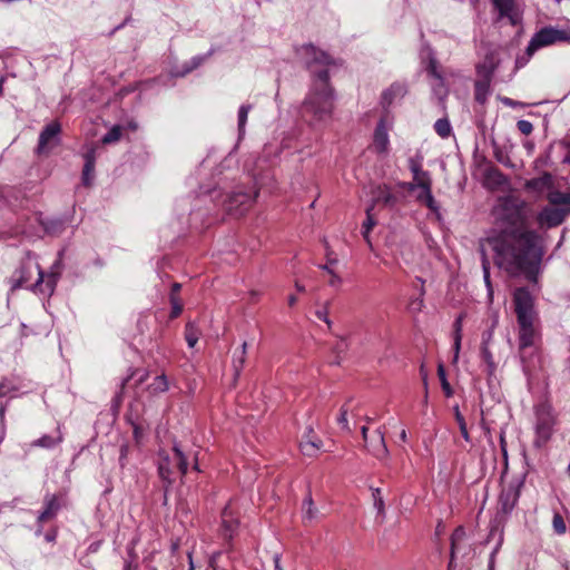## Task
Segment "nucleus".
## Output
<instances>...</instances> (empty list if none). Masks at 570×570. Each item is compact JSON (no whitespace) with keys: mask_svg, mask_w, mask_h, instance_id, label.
<instances>
[{"mask_svg":"<svg viewBox=\"0 0 570 570\" xmlns=\"http://www.w3.org/2000/svg\"><path fill=\"white\" fill-rule=\"evenodd\" d=\"M461 342H462V336L453 335V352H454L453 362L454 363H456L458 360H459V354H460V350H461Z\"/></svg>","mask_w":570,"mask_h":570,"instance_id":"obj_56","label":"nucleus"},{"mask_svg":"<svg viewBox=\"0 0 570 570\" xmlns=\"http://www.w3.org/2000/svg\"><path fill=\"white\" fill-rule=\"evenodd\" d=\"M514 309L517 313L519 324V345L523 351L534 343L535 328V312L533 307V298L531 294L524 288H518L513 295Z\"/></svg>","mask_w":570,"mask_h":570,"instance_id":"obj_3","label":"nucleus"},{"mask_svg":"<svg viewBox=\"0 0 570 570\" xmlns=\"http://www.w3.org/2000/svg\"><path fill=\"white\" fill-rule=\"evenodd\" d=\"M523 207L524 203L515 197L501 198L494 214L508 226L488 242L500 268L511 275L523 274L529 281H535L542 253L538 246V234L527 228Z\"/></svg>","mask_w":570,"mask_h":570,"instance_id":"obj_1","label":"nucleus"},{"mask_svg":"<svg viewBox=\"0 0 570 570\" xmlns=\"http://www.w3.org/2000/svg\"><path fill=\"white\" fill-rule=\"evenodd\" d=\"M438 376H439V379L441 381V386H442V390H443L444 394L448 397L452 396L453 390H452L450 383L446 380V374H445V370H444L443 364H439V366H438Z\"/></svg>","mask_w":570,"mask_h":570,"instance_id":"obj_41","label":"nucleus"},{"mask_svg":"<svg viewBox=\"0 0 570 570\" xmlns=\"http://www.w3.org/2000/svg\"><path fill=\"white\" fill-rule=\"evenodd\" d=\"M60 130L61 127L57 121H52L43 128L39 136L37 148L39 154H47L59 144Z\"/></svg>","mask_w":570,"mask_h":570,"instance_id":"obj_12","label":"nucleus"},{"mask_svg":"<svg viewBox=\"0 0 570 570\" xmlns=\"http://www.w3.org/2000/svg\"><path fill=\"white\" fill-rule=\"evenodd\" d=\"M490 81L491 80L482 79L475 83V99L481 104H483L487 99Z\"/></svg>","mask_w":570,"mask_h":570,"instance_id":"obj_35","label":"nucleus"},{"mask_svg":"<svg viewBox=\"0 0 570 570\" xmlns=\"http://www.w3.org/2000/svg\"><path fill=\"white\" fill-rule=\"evenodd\" d=\"M324 244H325V256H326L325 265H330V267L333 268V266H335L338 263V258L336 257L335 253L330 247L327 242H325Z\"/></svg>","mask_w":570,"mask_h":570,"instance_id":"obj_51","label":"nucleus"},{"mask_svg":"<svg viewBox=\"0 0 570 570\" xmlns=\"http://www.w3.org/2000/svg\"><path fill=\"white\" fill-rule=\"evenodd\" d=\"M61 267V261L58 259L51 267V271L45 275L42 269L36 265L35 268L38 272V279L37 282L31 286V289L35 292H39L41 294H48L51 295L55 291L59 272Z\"/></svg>","mask_w":570,"mask_h":570,"instance_id":"obj_10","label":"nucleus"},{"mask_svg":"<svg viewBox=\"0 0 570 570\" xmlns=\"http://www.w3.org/2000/svg\"><path fill=\"white\" fill-rule=\"evenodd\" d=\"M121 129L119 126H114L101 139L102 144L116 142L120 139Z\"/></svg>","mask_w":570,"mask_h":570,"instance_id":"obj_43","label":"nucleus"},{"mask_svg":"<svg viewBox=\"0 0 570 570\" xmlns=\"http://www.w3.org/2000/svg\"><path fill=\"white\" fill-rule=\"evenodd\" d=\"M273 561H274V569L275 570H284L281 566V556L278 553H275L274 557H273Z\"/></svg>","mask_w":570,"mask_h":570,"instance_id":"obj_61","label":"nucleus"},{"mask_svg":"<svg viewBox=\"0 0 570 570\" xmlns=\"http://www.w3.org/2000/svg\"><path fill=\"white\" fill-rule=\"evenodd\" d=\"M420 189V193L417 195V199L421 202V203H424L425 202V188L424 187H417Z\"/></svg>","mask_w":570,"mask_h":570,"instance_id":"obj_63","label":"nucleus"},{"mask_svg":"<svg viewBox=\"0 0 570 570\" xmlns=\"http://www.w3.org/2000/svg\"><path fill=\"white\" fill-rule=\"evenodd\" d=\"M316 317L323 322H325L328 326H331V321L328 318V311L327 308H322V309H318L316 311L315 313Z\"/></svg>","mask_w":570,"mask_h":570,"instance_id":"obj_58","label":"nucleus"},{"mask_svg":"<svg viewBox=\"0 0 570 570\" xmlns=\"http://www.w3.org/2000/svg\"><path fill=\"white\" fill-rule=\"evenodd\" d=\"M423 204L426 205L433 212H436L439 208L432 195L431 186L425 187V202Z\"/></svg>","mask_w":570,"mask_h":570,"instance_id":"obj_53","label":"nucleus"},{"mask_svg":"<svg viewBox=\"0 0 570 570\" xmlns=\"http://www.w3.org/2000/svg\"><path fill=\"white\" fill-rule=\"evenodd\" d=\"M423 295H424V288L422 286L420 289V296L412 298L407 305V309L412 315H417L419 313L422 312V309L424 307Z\"/></svg>","mask_w":570,"mask_h":570,"instance_id":"obj_37","label":"nucleus"},{"mask_svg":"<svg viewBox=\"0 0 570 570\" xmlns=\"http://www.w3.org/2000/svg\"><path fill=\"white\" fill-rule=\"evenodd\" d=\"M547 199L551 205L560 207L566 216L570 214V193L557 189L550 190L547 195Z\"/></svg>","mask_w":570,"mask_h":570,"instance_id":"obj_24","label":"nucleus"},{"mask_svg":"<svg viewBox=\"0 0 570 570\" xmlns=\"http://www.w3.org/2000/svg\"><path fill=\"white\" fill-rule=\"evenodd\" d=\"M390 145L387 128L383 119L377 124L374 131L373 147L380 153L384 154L387 151Z\"/></svg>","mask_w":570,"mask_h":570,"instance_id":"obj_19","label":"nucleus"},{"mask_svg":"<svg viewBox=\"0 0 570 570\" xmlns=\"http://www.w3.org/2000/svg\"><path fill=\"white\" fill-rule=\"evenodd\" d=\"M429 62H428V73L434 79L432 83L433 94L438 97L439 100H443L448 96V88L445 87L443 77L439 70V65L433 53L429 51L428 53Z\"/></svg>","mask_w":570,"mask_h":570,"instance_id":"obj_13","label":"nucleus"},{"mask_svg":"<svg viewBox=\"0 0 570 570\" xmlns=\"http://www.w3.org/2000/svg\"><path fill=\"white\" fill-rule=\"evenodd\" d=\"M434 129L436 134L442 138H446L451 134V125L445 118L436 120L434 124Z\"/></svg>","mask_w":570,"mask_h":570,"instance_id":"obj_40","label":"nucleus"},{"mask_svg":"<svg viewBox=\"0 0 570 570\" xmlns=\"http://www.w3.org/2000/svg\"><path fill=\"white\" fill-rule=\"evenodd\" d=\"M462 321H463V315L461 314L454 321V324H453L454 333H453V335L462 336Z\"/></svg>","mask_w":570,"mask_h":570,"instance_id":"obj_59","label":"nucleus"},{"mask_svg":"<svg viewBox=\"0 0 570 570\" xmlns=\"http://www.w3.org/2000/svg\"><path fill=\"white\" fill-rule=\"evenodd\" d=\"M323 445L322 440L314 433V430L307 428L305 434L302 438L299 448L305 456L314 458L320 452Z\"/></svg>","mask_w":570,"mask_h":570,"instance_id":"obj_16","label":"nucleus"},{"mask_svg":"<svg viewBox=\"0 0 570 570\" xmlns=\"http://www.w3.org/2000/svg\"><path fill=\"white\" fill-rule=\"evenodd\" d=\"M552 185H553L552 176L550 174H548V173H544L540 177H537V178L528 180L525 183V188L528 190H532V191H535L538 194H541V193H543L546 190H548V193L550 190H553L552 189Z\"/></svg>","mask_w":570,"mask_h":570,"instance_id":"obj_21","label":"nucleus"},{"mask_svg":"<svg viewBox=\"0 0 570 570\" xmlns=\"http://www.w3.org/2000/svg\"><path fill=\"white\" fill-rule=\"evenodd\" d=\"M149 390L151 393H163L168 390V382L165 375H158L155 377L154 382L149 385Z\"/></svg>","mask_w":570,"mask_h":570,"instance_id":"obj_38","label":"nucleus"},{"mask_svg":"<svg viewBox=\"0 0 570 570\" xmlns=\"http://www.w3.org/2000/svg\"><path fill=\"white\" fill-rule=\"evenodd\" d=\"M372 210H373V206H368L366 208V220L363 223V226H362V228H363L362 235L368 245H371L370 233L376 224V222L372 215Z\"/></svg>","mask_w":570,"mask_h":570,"instance_id":"obj_33","label":"nucleus"},{"mask_svg":"<svg viewBox=\"0 0 570 570\" xmlns=\"http://www.w3.org/2000/svg\"><path fill=\"white\" fill-rule=\"evenodd\" d=\"M254 198L255 195L252 193L239 189L228 196L224 203V206L230 215L234 217H239L250 208Z\"/></svg>","mask_w":570,"mask_h":570,"instance_id":"obj_9","label":"nucleus"},{"mask_svg":"<svg viewBox=\"0 0 570 570\" xmlns=\"http://www.w3.org/2000/svg\"><path fill=\"white\" fill-rule=\"evenodd\" d=\"M395 203V196L391 193L390 188L386 186H377L373 189L372 193V204L373 209L377 205L392 206Z\"/></svg>","mask_w":570,"mask_h":570,"instance_id":"obj_23","label":"nucleus"},{"mask_svg":"<svg viewBox=\"0 0 570 570\" xmlns=\"http://www.w3.org/2000/svg\"><path fill=\"white\" fill-rule=\"evenodd\" d=\"M499 62L500 60L494 51L487 53L484 60L476 67L479 76L482 77V79L491 80Z\"/></svg>","mask_w":570,"mask_h":570,"instance_id":"obj_18","label":"nucleus"},{"mask_svg":"<svg viewBox=\"0 0 570 570\" xmlns=\"http://www.w3.org/2000/svg\"><path fill=\"white\" fill-rule=\"evenodd\" d=\"M409 168L413 174V183L410 184V190H414L416 187L425 188L431 186V178L429 173L422 169V157L410 158Z\"/></svg>","mask_w":570,"mask_h":570,"instance_id":"obj_15","label":"nucleus"},{"mask_svg":"<svg viewBox=\"0 0 570 570\" xmlns=\"http://www.w3.org/2000/svg\"><path fill=\"white\" fill-rule=\"evenodd\" d=\"M498 19H507L512 26L520 23L523 16V3L521 0H491Z\"/></svg>","mask_w":570,"mask_h":570,"instance_id":"obj_8","label":"nucleus"},{"mask_svg":"<svg viewBox=\"0 0 570 570\" xmlns=\"http://www.w3.org/2000/svg\"><path fill=\"white\" fill-rule=\"evenodd\" d=\"M484 184L490 189H499L504 187L508 180L498 168H489L485 171Z\"/></svg>","mask_w":570,"mask_h":570,"instance_id":"obj_27","label":"nucleus"},{"mask_svg":"<svg viewBox=\"0 0 570 570\" xmlns=\"http://www.w3.org/2000/svg\"><path fill=\"white\" fill-rule=\"evenodd\" d=\"M32 269L33 266L31 264H24L16 271L10 278L11 289L14 291L26 285L31 278Z\"/></svg>","mask_w":570,"mask_h":570,"instance_id":"obj_26","label":"nucleus"},{"mask_svg":"<svg viewBox=\"0 0 570 570\" xmlns=\"http://www.w3.org/2000/svg\"><path fill=\"white\" fill-rule=\"evenodd\" d=\"M517 126L523 135H530L533 130L532 124L528 120H519Z\"/></svg>","mask_w":570,"mask_h":570,"instance_id":"obj_57","label":"nucleus"},{"mask_svg":"<svg viewBox=\"0 0 570 570\" xmlns=\"http://www.w3.org/2000/svg\"><path fill=\"white\" fill-rule=\"evenodd\" d=\"M199 331L194 323H188L185 328V338L189 347H194L198 341Z\"/></svg>","mask_w":570,"mask_h":570,"instance_id":"obj_36","label":"nucleus"},{"mask_svg":"<svg viewBox=\"0 0 570 570\" xmlns=\"http://www.w3.org/2000/svg\"><path fill=\"white\" fill-rule=\"evenodd\" d=\"M552 523H553V529L556 530L557 533L562 534L566 532V530H567L566 523L560 514H556L553 517Z\"/></svg>","mask_w":570,"mask_h":570,"instance_id":"obj_54","label":"nucleus"},{"mask_svg":"<svg viewBox=\"0 0 570 570\" xmlns=\"http://www.w3.org/2000/svg\"><path fill=\"white\" fill-rule=\"evenodd\" d=\"M365 446L370 453L380 460L389 456L384 433L380 429L374 432L372 438L365 443Z\"/></svg>","mask_w":570,"mask_h":570,"instance_id":"obj_17","label":"nucleus"},{"mask_svg":"<svg viewBox=\"0 0 570 570\" xmlns=\"http://www.w3.org/2000/svg\"><path fill=\"white\" fill-rule=\"evenodd\" d=\"M252 109L250 105H242L238 110V131L239 135L245 132V126L247 121L248 114Z\"/></svg>","mask_w":570,"mask_h":570,"instance_id":"obj_39","label":"nucleus"},{"mask_svg":"<svg viewBox=\"0 0 570 570\" xmlns=\"http://www.w3.org/2000/svg\"><path fill=\"white\" fill-rule=\"evenodd\" d=\"M482 269H483L484 283L489 289V293L491 294L490 264L484 254H483V258H482Z\"/></svg>","mask_w":570,"mask_h":570,"instance_id":"obj_50","label":"nucleus"},{"mask_svg":"<svg viewBox=\"0 0 570 570\" xmlns=\"http://www.w3.org/2000/svg\"><path fill=\"white\" fill-rule=\"evenodd\" d=\"M170 302L173 307L171 317H177L181 313L183 306L179 303L178 298L174 295H170Z\"/></svg>","mask_w":570,"mask_h":570,"instance_id":"obj_55","label":"nucleus"},{"mask_svg":"<svg viewBox=\"0 0 570 570\" xmlns=\"http://www.w3.org/2000/svg\"><path fill=\"white\" fill-rule=\"evenodd\" d=\"M559 42H570V27H544L537 31L525 49V58L517 59V67L524 66L529 59L541 48L552 46Z\"/></svg>","mask_w":570,"mask_h":570,"instance_id":"obj_5","label":"nucleus"},{"mask_svg":"<svg viewBox=\"0 0 570 570\" xmlns=\"http://www.w3.org/2000/svg\"><path fill=\"white\" fill-rule=\"evenodd\" d=\"M297 53L299 58L304 61L306 67L314 75V78H317V72L321 70H327V67L331 65V58L327 53L322 50H318L312 45H304L298 50Z\"/></svg>","mask_w":570,"mask_h":570,"instance_id":"obj_7","label":"nucleus"},{"mask_svg":"<svg viewBox=\"0 0 570 570\" xmlns=\"http://www.w3.org/2000/svg\"><path fill=\"white\" fill-rule=\"evenodd\" d=\"M222 525L224 537L226 539H232L234 533L237 530L238 521L234 518V512L229 505H227L222 513Z\"/></svg>","mask_w":570,"mask_h":570,"instance_id":"obj_25","label":"nucleus"},{"mask_svg":"<svg viewBox=\"0 0 570 570\" xmlns=\"http://www.w3.org/2000/svg\"><path fill=\"white\" fill-rule=\"evenodd\" d=\"M61 441H62V435L58 431V435L57 436L43 435V436L39 438L38 440H35L33 442H31L30 446H32V448H37L38 446V448H43V449H52L53 446L59 444Z\"/></svg>","mask_w":570,"mask_h":570,"instance_id":"obj_32","label":"nucleus"},{"mask_svg":"<svg viewBox=\"0 0 570 570\" xmlns=\"http://www.w3.org/2000/svg\"><path fill=\"white\" fill-rule=\"evenodd\" d=\"M58 510H59V503L57 501V498L55 495H47L45 498V509L39 514L38 521L40 523H42V522H46L47 520L52 519L56 515V513L58 512Z\"/></svg>","mask_w":570,"mask_h":570,"instance_id":"obj_28","label":"nucleus"},{"mask_svg":"<svg viewBox=\"0 0 570 570\" xmlns=\"http://www.w3.org/2000/svg\"><path fill=\"white\" fill-rule=\"evenodd\" d=\"M187 459L183 451L174 445L171 454L160 452L158 461V472L160 478L169 484L176 473L185 475L187 473Z\"/></svg>","mask_w":570,"mask_h":570,"instance_id":"obj_6","label":"nucleus"},{"mask_svg":"<svg viewBox=\"0 0 570 570\" xmlns=\"http://www.w3.org/2000/svg\"><path fill=\"white\" fill-rule=\"evenodd\" d=\"M480 355L487 366L488 375L493 376L500 361V354L494 353V345L480 346Z\"/></svg>","mask_w":570,"mask_h":570,"instance_id":"obj_20","label":"nucleus"},{"mask_svg":"<svg viewBox=\"0 0 570 570\" xmlns=\"http://www.w3.org/2000/svg\"><path fill=\"white\" fill-rule=\"evenodd\" d=\"M372 498H373L374 508L377 510V513L384 514L385 507H384L383 497L381 494V490L373 489Z\"/></svg>","mask_w":570,"mask_h":570,"instance_id":"obj_44","label":"nucleus"},{"mask_svg":"<svg viewBox=\"0 0 570 570\" xmlns=\"http://www.w3.org/2000/svg\"><path fill=\"white\" fill-rule=\"evenodd\" d=\"M522 482L515 481L503 487L499 497V511L503 514H510L514 509L519 497Z\"/></svg>","mask_w":570,"mask_h":570,"instance_id":"obj_11","label":"nucleus"},{"mask_svg":"<svg viewBox=\"0 0 570 570\" xmlns=\"http://www.w3.org/2000/svg\"><path fill=\"white\" fill-rule=\"evenodd\" d=\"M407 91L406 85L403 82L392 83L382 95L383 104L386 106L402 99Z\"/></svg>","mask_w":570,"mask_h":570,"instance_id":"obj_22","label":"nucleus"},{"mask_svg":"<svg viewBox=\"0 0 570 570\" xmlns=\"http://www.w3.org/2000/svg\"><path fill=\"white\" fill-rule=\"evenodd\" d=\"M320 268L331 276L328 282L331 286H338L342 284L341 276L333 268H331L330 265H320Z\"/></svg>","mask_w":570,"mask_h":570,"instance_id":"obj_45","label":"nucleus"},{"mask_svg":"<svg viewBox=\"0 0 570 570\" xmlns=\"http://www.w3.org/2000/svg\"><path fill=\"white\" fill-rule=\"evenodd\" d=\"M348 409L344 405L340 410V415L337 417V423L341 425V428L347 432L351 431V428L348 425L347 420Z\"/></svg>","mask_w":570,"mask_h":570,"instance_id":"obj_48","label":"nucleus"},{"mask_svg":"<svg viewBox=\"0 0 570 570\" xmlns=\"http://www.w3.org/2000/svg\"><path fill=\"white\" fill-rule=\"evenodd\" d=\"M246 354H247V343L244 342L240 346L239 352H235L233 355V368H234V376L237 379L244 367V364L246 362Z\"/></svg>","mask_w":570,"mask_h":570,"instance_id":"obj_31","label":"nucleus"},{"mask_svg":"<svg viewBox=\"0 0 570 570\" xmlns=\"http://www.w3.org/2000/svg\"><path fill=\"white\" fill-rule=\"evenodd\" d=\"M129 446L127 444H122L120 448V456H119V463L121 466H125L127 455H128Z\"/></svg>","mask_w":570,"mask_h":570,"instance_id":"obj_60","label":"nucleus"},{"mask_svg":"<svg viewBox=\"0 0 570 570\" xmlns=\"http://www.w3.org/2000/svg\"><path fill=\"white\" fill-rule=\"evenodd\" d=\"M534 412V440L535 448L544 446L552 438L557 425V414L548 400H542L533 407Z\"/></svg>","mask_w":570,"mask_h":570,"instance_id":"obj_4","label":"nucleus"},{"mask_svg":"<svg viewBox=\"0 0 570 570\" xmlns=\"http://www.w3.org/2000/svg\"><path fill=\"white\" fill-rule=\"evenodd\" d=\"M206 58H207V56H195V57H193L190 59V61L184 63L183 70L176 72V76L183 77V76L191 72L193 70L198 68L206 60Z\"/></svg>","mask_w":570,"mask_h":570,"instance_id":"obj_34","label":"nucleus"},{"mask_svg":"<svg viewBox=\"0 0 570 570\" xmlns=\"http://www.w3.org/2000/svg\"><path fill=\"white\" fill-rule=\"evenodd\" d=\"M318 510L314 507V502L312 499L311 493L306 495V498L303 501L302 507V517L304 522H313L317 519Z\"/></svg>","mask_w":570,"mask_h":570,"instance_id":"obj_30","label":"nucleus"},{"mask_svg":"<svg viewBox=\"0 0 570 570\" xmlns=\"http://www.w3.org/2000/svg\"><path fill=\"white\" fill-rule=\"evenodd\" d=\"M334 110V92L328 83V70L317 72L302 105V116L315 127L331 119Z\"/></svg>","mask_w":570,"mask_h":570,"instance_id":"obj_2","label":"nucleus"},{"mask_svg":"<svg viewBox=\"0 0 570 570\" xmlns=\"http://www.w3.org/2000/svg\"><path fill=\"white\" fill-rule=\"evenodd\" d=\"M46 232L52 235H58L63 230V224L59 220H51L45 225Z\"/></svg>","mask_w":570,"mask_h":570,"instance_id":"obj_49","label":"nucleus"},{"mask_svg":"<svg viewBox=\"0 0 570 570\" xmlns=\"http://www.w3.org/2000/svg\"><path fill=\"white\" fill-rule=\"evenodd\" d=\"M564 212L560 207H543L537 216V222L540 227L552 228L563 223Z\"/></svg>","mask_w":570,"mask_h":570,"instance_id":"obj_14","label":"nucleus"},{"mask_svg":"<svg viewBox=\"0 0 570 570\" xmlns=\"http://www.w3.org/2000/svg\"><path fill=\"white\" fill-rule=\"evenodd\" d=\"M85 166L82 170V181L85 185H90L94 179V173H95V150H90L85 155Z\"/></svg>","mask_w":570,"mask_h":570,"instance_id":"obj_29","label":"nucleus"},{"mask_svg":"<svg viewBox=\"0 0 570 570\" xmlns=\"http://www.w3.org/2000/svg\"><path fill=\"white\" fill-rule=\"evenodd\" d=\"M346 347H347V343L345 340H341L336 345V350L340 352H343Z\"/></svg>","mask_w":570,"mask_h":570,"instance_id":"obj_62","label":"nucleus"},{"mask_svg":"<svg viewBox=\"0 0 570 570\" xmlns=\"http://www.w3.org/2000/svg\"><path fill=\"white\" fill-rule=\"evenodd\" d=\"M16 391H18V387L13 385L10 381L3 380L0 382V399L8 396Z\"/></svg>","mask_w":570,"mask_h":570,"instance_id":"obj_47","label":"nucleus"},{"mask_svg":"<svg viewBox=\"0 0 570 570\" xmlns=\"http://www.w3.org/2000/svg\"><path fill=\"white\" fill-rule=\"evenodd\" d=\"M361 433H362L364 442L367 443V441L370 440L368 439V429H367V426H362Z\"/></svg>","mask_w":570,"mask_h":570,"instance_id":"obj_64","label":"nucleus"},{"mask_svg":"<svg viewBox=\"0 0 570 570\" xmlns=\"http://www.w3.org/2000/svg\"><path fill=\"white\" fill-rule=\"evenodd\" d=\"M495 323L497 322L493 323L491 328H489V330H487V331H484L482 333L481 346L494 345V342H493V330H494Z\"/></svg>","mask_w":570,"mask_h":570,"instance_id":"obj_52","label":"nucleus"},{"mask_svg":"<svg viewBox=\"0 0 570 570\" xmlns=\"http://www.w3.org/2000/svg\"><path fill=\"white\" fill-rule=\"evenodd\" d=\"M454 412H455V420H456V422L459 424L460 432H461L462 436L465 440H469V433H468V429H466V423L464 421V417L460 413L459 406L454 407Z\"/></svg>","mask_w":570,"mask_h":570,"instance_id":"obj_46","label":"nucleus"},{"mask_svg":"<svg viewBox=\"0 0 570 570\" xmlns=\"http://www.w3.org/2000/svg\"><path fill=\"white\" fill-rule=\"evenodd\" d=\"M465 535V532L462 528H458L453 534H452V538H451V554H452V558L454 557L455 552L458 551L459 549V543L460 541L463 540Z\"/></svg>","mask_w":570,"mask_h":570,"instance_id":"obj_42","label":"nucleus"}]
</instances>
